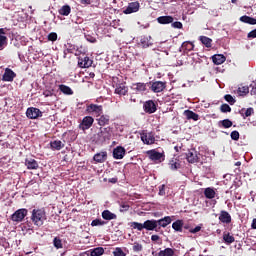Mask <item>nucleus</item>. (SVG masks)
Instances as JSON below:
<instances>
[{
	"instance_id": "13",
	"label": "nucleus",
	"mask_w": 256,
	"mask_h": 256,
	"mask_svg": "<svg viewBox=\"0 0 256 256\" xmlns=\"http://www.w3.org/2000/svg\"><path fill=\"white\" fill-rule=\"evenodd\" d=\"M147 85V83L143 82L133 83L131 86V90L135 93H145V91H147Z\"/></svg>"
},
{
	"instance_id": "51",
	"label": "nucleus",
	"mask_w": 256,
	"mask_h": 256,
	"mask_svg": "<svg viewBox=\"0 0 256 256\" xmlns=\"http://www.w3.org/2000/svg\"><path fill=\"white\" fill-rule=\"evenodd\" d=\"M133 251L135 253H139V251H143V245L139 244V242H135L133 245Z\"/></svg>"
},
{
	"instance_id": "26",
	"label": "nucleus",
	"mask_w": 256,
	"mask_h": 256,
	"mask_svg": "<svg viewBox=\"0 0 256 256\" xmlns=\"http://www.w3.org/2000/svg\"><path fill=\"white\" fill-rule=\"evenodd\" d=\"M50 147L53 151H61L65 147V144L61 140H54L50 142Z\"/></svg>"
},
{
	"instance_id": "20",
	"label": "nucleus",
	"mask_w": 256,
	"mask_h": 256,
	"mask_svg": "<svg viewBox=\"0 0 256 256\" xmlns=\"http://www.w3.org/2000/svg\"><path fill=\"white\" fill-rule=\"evenodd\" d=\"M115 93L116 95H127V93H129V88L125 85V83L117 84Z\"/></svg>"
},
{
	"instance_id": "53",
	"label": "nucleus",
	"mask_w": 256,
	"mask_h": 256,
	"mask_svg": "<svg viewBox=\"0 0 256 256\" xmlns=\"http://www.w3.org/2000/svg\"><path fill=\"white\" fill-rule=\"evenodd\" d=\"M171 27H173V29H183V23L180 21L172 22Z\"/></svg>"
},
{
	"instance_id": "24",
	"label": "nucleus",
	"mask_w": 256,
	"mask_h": 256,
	"mask_svg": "<svg viewBox=\"0 0 256 256\" xmlns=\"http://www.w3.org/2000/svg\"><path fill=\"white\" fill-rule=\"evenodd\" d=\"M25 165L27 169L34 170V169H39V163L37 160L30 158L25 160Z\"/></svg>"
},
{
	"instance_id": "4",
	"label": "nucleus",
	"mask_w": 256,
	"mask_h": 256,
	"mask_svg": "<svg viewBox=\"0 0 256 256\" xmlns=\"http://www.w3.org/2000/svg\"><path fill=\"white\" fill-rule=\"evenodd\" d=\"M159 104L155 100H147L143 103V111L148 115H153L157 112V106Z\"/></svg>"
},
{
	"instance_id": "42",
	"label": "nucleus",
	"mask_w": 256,
	"mask_h": 256,
	"mask_svg": "<svg viewBox=\"0 0 256 256\" xmlns=\"http://www.w3.org/2000/svg\"><path fill=\"white\" fill-rule=\"evenodd\" d=\"M158 256H175V250L172 248H165L158 253Z\"/></svg>"
},
{
	"instance_id": "19",
	"label": "nucleus",
	"mask_w": 256,
	"mask_h": 256,
	"mask_svg": "<svg viewBox=\"0 0 256 256\" xmlns=\"http://www.w3.org/2000/svg\"><path fill=\"white\" fill-rule=\"evenodd\" d=\"M95 163H105L107 161V151H101L93 156Z\"/></svg>"
},
{
	"instance_id": "61",
	"label": "nucleus",
	"mask_w": 256,
	"mask_h": 256,
	"mask_svg": "<svg viewBox=\"0 0 256 256\" xmlns=\"http://www.w3.org/2000/svg\"><path fill=\"white\" fill-rule=\"evenodd\" d=\"M81 5H91V0H80Z\"/></svg>"
},
{
	"instance_id": "15",
	"label": "nucleus",
	"mask_w": 256,
	"mask_h": 256,
	"mask_svg": "<svg viewBox=\"0 0 256 256\" xmlns=\"http://www.w3.org/2000/svg\"><path fill=\"white\" fill-rule=\"evenodd\" d=\"M153 38L151 36H141L139 45L143 49H147V47H151L153 45Z\"/></svg>"
},
{
	"instance_id": "35",
	"label": "nucleus",
	"mask_w": 256,
	"mask_h": 256,
	"mask_svg": "<svg viewBox=\"0 0 256 256\" xmlns=\"http://www.w3.org/2000/svg\"><path fill=\"white\" fill-rule=\"evenodd\" d=\"M181 48L184 51V53L186 51H193V49H195V44H193L191 41H185L182 43Z\"/></svg>"
},
{
	"instance_id": "59",
	"label": "nucleus",
	"mask_w": 256,
	"mask_h": 256,
	"mask_svg": "<svg viewBox=\"0 0 256 256\" xmlns=\"http://www.w3.org/2000/svg\"><path fill=\"white\" fill-rule=\"evenodd\" d=\"M252 89L250 90V95H256V83L251 85Z\"/></svg>"
},
{
	"instance_id": "27",
	"label": "nucleus",
	"mask_w": 256,
	"mask_h": 256,
	"mask_svg": "<svg viewBox=\"0 0 256 256\" xmlns=\"http://www.w3.org/2000/svg\"><path fill=\"white\" fill-rule=\"evenodd\" d=\"M102 218L105 219V221H113V219H117V214L112 213L109 210H104L102 212Z\"/></svg>"
},
{
	"instance_id": "22",
	"label": "nucleus",
	"mask_w": 256,
	"mask_h": 256,
	"mask_svg": "<svg viewBox=\"0 0 256 256\" xmlns=\"http://www.w3.org/2000/svg\"><path fill=\"white\" fill-rule=\"evenodd\" d=\"M171 216H165L162 219L156 220L158 230L161 229V227H167V225H171Z\"/></svg>"
},
{
	"instance_id": "44",
	"label": "nucleus",
	"mask_w": 256,
	"mask_h": 256,
	"mask_svg": "<svg viewBox=\"0 0 256 256\" xmlns=\"http://www.w3.org/2000/svg\"><path fill=\"white\" fill-rule=\"evenodd\" d=\"M238 93L242 97H245V95H248L249 93V86H239Z\"/></svg>"
},
{
	"instance_id": "37",
	"label": "nucleus",
	"mask_w": 256,
	"mask_h": 256,
	"mask_svg": "<svg viewBox=\"0 0 256 256\" xmlns=\"http://www.w3.org/2000/svg\"><path fill=\"white\" fill-rule=\"evenodd\" d=\"M172 229H174V231H178V233L183 232V220H176L173 222Z\"/></svg>"
},
{
	"instance_id": "47",
	"label": "nucleus",
	"mask_w": 256,
	"mask_h": 256,
	"mask_svg": "<svg viewBox=\"0 0 256 256\" xmlns=\"http://www.w3.org/2000/svg\"><path fill=\"white\" fill-rule=\"evenodd\" d=\"M114 256H127L125 252H123V249L121 247H116L115 250L113 251Z\"/></svg>"
},
{
	"instance_id": "36",
	"label": "nucleus",
	"mask_w": 256,
	"mask_h": 256,
	"mask_svg": "<svg viewBox=\"0 0 256 256\" xmlns=\"http://www.w3.org/2000/svg\"><path fill=\"white\" fill-rule=\"evenodd\" d=\"M141 139L146 145H153L155 143V138L151 135L143 134Z\"/></svg>"
},
{
	"instance_id": "16",
	"label": "nucleus",
	"mask_w": 256,
	"mask_h": 256,
	"mask_svg": "<svg viewBox=\"0 0 256 256\" xmlns=\"http://www.w3.org/2000/svg\"><path fill=\"white\" fill-rule=\"evenodd\" d=\"M125 153H127V150L123 146H117L113 150V157L114 159H123L125 157Z\"/></svg>"
},
{
	"instance_id": "12",
	"label": "nucleus",
	"mask_w": 256,
	"mask_h": 256,
	"mask_svg": "<svg viewBox=\"0 0 256 256\" xmlns=\"http://www.w3.org/2000/svg\"><path fill=\"white\" fill-rule=\"evenodd\" d=\"M91 65H93V60H91L88 56L78 58V67L81 69H89Z\"/></svg>"
},
{
	"instance_id": "56",
	"label": "nucleus",
	"mask_w": 256,
	"mask_h": 256,
	"mask_svg": "<svg viewBox=\"0 0 256 256\" xmlns=\"http://www.w3.org/2000/svg\"><path fill=\"white\" fill-rule=\"evenodd\" d=\"M199 231H201V226H196L195 228H191L189 230V233L195 234V233H199Z\"/></svg>"
},
{
	"instance_id": "21",
	"label": "nucleus",
	"mask_w": 256,
	"mask_h": 256,
	"mask_svg": "<svg viewBox=\"0 0 256 256\" xmlns=\"http://www.w3.org/2000/svg\"><path fill=\"white\" fill-rule=\"evenodd\" d=\"M156 21L160 25H169V24L173 23V21H175V18H173V16H159L156 19Z\"/></svg>"
},
{
	"instance_id": "10",
	"label": "nucleus",
	"mask_w": 256,
	"mask_h": 256,
	"mask_svg": "<svg viewBox=\"0 0 256 256\" xmlns=\"http://www.w3.org/2000/svg\"><path fill=\"white\" fill-rule=\"evenodd\" d=\"M15 77H17V74L12 69L6 68L2 75V81L13 83Z\"/></svg>"
},
{
	"instance_id": "1",
	"label": "nucleus",
	"mask_w": 256,
	"mask_h": 256,
	"mask_svg": "<svg viewBox=\"0 0 256 256\" xmlns=\"http://www.w3.org/2000/svg\"><path fill=\"white\" fill-rule=\"evenodd\" d=\"M130 227L137 229V231H143V229H146V231H159L157 220L155 219L146 220L144 223L130 222Z\"/></svg>"
},
{
	"instance_id": "41",
	"label": "nucleus",
	"mask_w": 256,
	"mask_h": 256,
	"mask_svg": "<svg viewBox=\"0 0 256 256\" xmlns=\"http://www.w3.org/2000/svg\"><path fill=\"white\" fill-rule=\"evenodd\" d=\"M105 253V249L103 247H96L90 250V256H101Z\"/></svg>"
},
{
	"instance_id": "6",
	"label": "nucleus",
	"mask_w": 256,
	"mask_h": 256,
	"mask_svg": "<svg viewBox=\"0 0 256 256\" xmlns=\"http://www.w3.org/2000/svg\"><path fill=\"white\" fill-rule=\"evenodd\" d=\"M29 213V211L25 208H21L16 210L10 217L11 221H14V223H21L23 219H25L26 215Z\"/></svg>"
},
{
	"instance_id": "28",
	"label": "nucleus",
	"mask_w": 256,
	"mask_h": 256,
	"mask_svg": "<svg viewBox=\"0 0 256 256\" xmlns=\"http://www.w3.org/2000/svg\"><path fill=\"white\" fill-rule=\"evenodd\" d=\"M241 117H243V119H247V117H251V115H253L255 113V110L253 108H242L241 111L239 112Z\"/></svg>"
},
{
	"instance_id": "8",
	"label": "nucleus",
	"mask_w": 256,
	"mask_h": 256,
	"mask_svg": "<svg viewBox=\"0 0 256 256\" xmlns=\"http://www.w3.org/2000/svg\"><path fill=\"white\" fill-rule=\"evenodd\" d=\"M140 8L141 4H139V1L130 2L126 9L123 10V13L124 15H131V13H137Z\"/></svg>"
},
{
	"instance_id": "32",
	"label": "nucleus",
	"mask_w": 256,
	"mask_h": 256,
	"mask_svg": "<svg viewBox=\"0 0 256 256\" xmlns=\"http://www.w3.org/2000/svg\"><path fill=\"white\" fill-rule=\"evenodd\" d=\"M59 15H63L64 17H68V15L71 14V6H69L68 4L62 6L59 10H58Z\"/></svg>"
},
{
	"instance_id": "5",
	"label": "nucleus",
	"mask_w": 256,
	"mask_h": 256,
	"mask_svg": "<svg viewBox=\"0 0 256 256\" xmlns=\"http://www.w3.org/2000/svg\"><path fill=\"white\" fill-rule=\"evenodd\" d=\"M93 123H95L93 116H85L78 125V129L80 131H87L93 127Z\"/></svg>"
},
{
	"instance_id": "40",
	"label": "nucleus",
	"mask_w": 256,
	"mask_h": 256,
	"mask_svg": "<svg viewBox=\"0 0 256 256\" xmlns=\"http://www.w3.org/2000/svg\"><path fill=\"white\" fill-rule=\"evenodd\" d=\"M218 127H223L224 129H229L233 127V122L229 119H224L222 121H219Z\"/></svg>"
},
{
	"instance_id": "55",
	"label": "nucleus",
	"mask_w": 256,
	"mask_h": 256,
	"mask_svg": "<svg viewBox=\"0 0 256 256\" xmlns=\"http://www.w3.org/2000/svg\"><path fill=\"white\" fill-rule=\"evenodd\" d=\"M48 41H57V33L51 32L48 34Z\"/></svg>"
},
{
	"instance_id": "9",
	"label": "nucleus",
	"mask_w": 256,
	"mask_h": 256,
	"mask_svg": "<svg viewBox=\"0 0 256 256\" xmlns=\"http://www.w3.org/2000/svg\"><path fill=\"white\" fill-rule=\"evenodd\" d=\"M166 87H167V82L155 81V82H152L150 89L151 91H153V93H161L165 91Z\"/></svg>"
},
{
	"instance_id": "38",
	"label": "nucleus",
	"mask_w": 256,
	"mask_h": 256,
	"mask_svg": "<svg viewBox=\"0 0 256 256\" xmlns=\"http://www.w3.org/2000/svg\"><path fill=\"white\" fill-rule=\"evenodd\" d=\"M65 47L66 48L64 49V59H67V55H69V53H75V45L67 43Z\"/></svg>"
},
{
	"instance_id": "23",
	"label": "nucleus",
	"mask_w": 256,
	"mask_h": 256,
	"mask_svg": "<svg viewBox=\"0 0 256 256\" xmlns=\"http://www.w3.org/2000/svg\"><path fill=\"white\" fill-rule=\"evenodd\" d=\"M184 116L188 121H199V114L191 111V110H185L184 111Z\"/></svg>"
},
{
	"instance_id": "3",
	"label": "nucleus",
	"mask_w": 256,
	"mask_h": 256,
	"mask_svg": "<svg viewBox=\"0 0 256 256\" xmlns=\"http://www.w3.org/2000/svg\"><path fill=\"white\" fill-rule=\"evenodd\" d=\"M85 113L87 115H94V117H101V115H103V106L98 104H88Z\"/></svg>"
},
{
	"instance_id": "2",
	"label": "nucleus",
	"mask_w": 256,
	"mask_h": 256,
	"mask_svg": "<svg viewBox=\"0 0 256 256\" xmlns=\"http://www.w3.org/2000/svg\"><path fill=\"white\" fill-rule=\"evenodd\" d=\"M31 221L36 227H43V223L47 221V212H45V209L32 210Z\"/></svg>"
},
{
	"instance_id": "58",
	"label": "nucleus",
	"mask_w": 256,
	"mask_h": 256,
	"mask_svg": "<svg viewBox=\"0 0 256 256\" xmlns=\"http://www.w3.org/2000/svg\"><path fill=\"white\" fill-rule=\"evenodd\" d=\"M86 40L89 41V43H97V38L93 36H87Z\"/></svg>"
},
{
	"instance_id": "48",
	"label": "nucleus",
	"mask_w": 256,
	"mask_h": 256,
	"mask_svg": "<svg viewBox=\"0 0 256 256\" xmlns=\"http://www.w3.org/2000/svg\"><path fill=\"white\" fill-rule=\"evenodd\" d=\"M221 113H231V106L229 104H222L220 106Z\"/></svg>"
},
{
	"instance_id": "63",
	"label": "nucleus",
	"mask_w": 256,
	"mask_h": 256,
	"mask_svg": "<svg viewBox=\"0 0 256 256\" xmlns=\"http://www.w3.org/2000/svg\"><path fill=\"white\" fill-rule=\"evenodd\" d=\"M160 237L159 235H152L151 236V241H159Z\"/></svg>"
},
{
	"instance_id": "64",
	"label": "nucleus",
	"mask_w": 256,
	"mask_h": 256,
	"mask_svg": "<svg viewBox=\"0 0 256 256\" xmlns=\"http://www.w3.org/2000/svg\"><path fill=\"white\" fill-rule=\"evenodd\" d=\"M251 227H252V229H256V218H254V219L252 220Z\"/></svg>"
},
{
	"instance_id": "30",
	"label": "nucleus",
	"mask_w": 256,
	"mask_h": 256,
	"mask_svg": "<svg viewBox=\"0 0 256 256\" xmlns=\"http://www.w3.org/2000/svg\"><path fill=\"white\" fill-rule=\"evenodd\" d=\"M59 91H61V93H63L64 95H73V89H71V87L64 85V84H60L58 86Z\"/></svg>"
},
{
	"instance_id": "57",
	"label": "nucleus",
	"mask_w": 256,
	"mask_h": 256,
	"mask_svg": "<svg viewBox=\"0 0 256 256\" xmlns=\"http://www.w3.org/2000/svg\"><path fill=\"white\" fill-rule=\"evenodd\" d=\"M159 195L163 196L165 195V184H162L159 186Z\"/></svg>"
},
{
	"instance_id": "25",
	"label": "nucleus",
	"mask_w": 256,
	"mask_h": 256,
	"mask_svg": "<svg viewBox=\"0 0 256 256\" xmlns=\"http://www.w3.org/2000/svg\"><path fill=\"white\" fill-rule=\"evenodd\" d=\"M212 61L214 65H223V62L227 61V58L225 57V55L215 54L214 56H212Z\"/></svg>"
},
{
	"instance_id": "34",
	"label": "nucleus",
	"mask_w": 256,
	"mask_h": 256,
	"mask_svg": "<svg viewBox=\"0 0 256 256\" xmlns=\"http://www.w3.org/2000/svg\"><path fill=\"white\" fill-rule=\"evenodd\" d=\"M215 195H216L215 189L211 187L205 188L204 196L206 197V199H215Z\"/></svg>"
},
{
	"instance_id": "31",
	"label": "nucleus",
	"mask_w": 256,
	"mask_h": 256,
	"mask_svg": "<svg viewBox=\"0 0 256 256\" xmlns=\"http://www.w3.org/2000/svg\"><path fill=\"white\" fill-rule=\"evenodd\" d=\"M223 241L227 245H231V243H235V237L231 235L229 232H224L223 233Z\"/></svg>"
},
{
	"instance_id": "49",
	"label": "nucleus",
	"mask_w": 256,
	"mask_h": 256,
	"mask_svg": "<svg viewBox=\"0 0 256 256\" xmlns=\"http://www.w3.org/2000/svg\"><path fill=\"white\" fill-rule=\"evenodd\" d=\"M224 99H225V101H227V103H230L231 105H235V103H236L235 98H233V96L231 94H226L224 96Z\"/></svg>"
},
{
	"instance_id": "18",
	"label": "nucleus",
	"mask_w": 256,
	"mask_h": 256,
	"mask_svg": "<svg viewBox=\"0 0 256 256\" xmlns=\"http://www.w3.org/2000/svg\"><path fill=\"white\" fill-rule=\"evenodd\" d=\"M98 137H100V139H102V141H107V140L111 139V128H100Z\"/></svg>"
},
{
	"instance_id": "52",
	"label": "nucleus",
	"mask_w": 256,
	"mask_h": 256,
	"mask_svg": "<svg viewBox=\"0 0 256 256\" xmlns=\"http://www.w3.org/2000/svg\"><path fill=\"white\" fill-rule=\"evenodd\" d=\"M4 45H7V36L0 35V50L3 49Z\"/></svg>"
},
{
	"instance_id": "33",
	"label": "nucleus",
	"mask_w": 256,
	"mask_h": 256,
	"mask_svg": "<svg viewBox=\"0 0 256 256\" xmlns=\"http://www.w3.org/2000/svg\"><path fill=\"white\" fill-rule=\"evenodd\" d=\"M199 41H201L202 45H205L207 49L212 47L213 40L207 36H200Z\"/></svg>"
},
{
	"instance_id": "17",
	"label": "nucleus",
	"mask_w": 256,
	"mask_h": 256,
	"mask_svg": "<svg viewBox=\"0 0 256 256\" xmlns=\"http://www.w3.org/2000/svg\"><path fill=\"white\" fill-rule=\"evenodd\" d=\"M147 154L149 155V159L151 161H158L159 163H161V160L163 159V153L161 152H157L155 150H150L147 152Z\"/></svg>"
},
{
	"instance_id": "11",
	"label": "nucleus",
	"mask_w": 256,
	"mask_h": 256,
	"mask_svg": "<svg viewBox=\"0 0 256 256\" xmlns=\"http://www.w3.org/2000/svg\"><path fill=\"white\" fill-rule=\"evenodd\" d=\"M186 159L188 163H199V153L195 149L189 150L186 154Z\"/></svg>"
},
{
	"instance_id": "62",
	"label": "nucleus",
	"mask_w": 256,
	"mask_h": 256,
	"mask_svg": "<svg viewBox=\"0 0 256 256\" xmlns=\"http://www.w3.org/2000/svg\"><path fill=\"white\" fill-rule=\"evenodd\" d=\"M0 35H7V28H0Z\"/></svg>"
},
{
	"instance_id": "45",
	"label": "nucleus",
	"mask_w": 256,
	"mask_h": 256,
	"mask_svg": "<svg viewBox=\"0 0 256 256\" xmlns=\"http://www.w3.org/2000/svg\"><path fill=\"white\" fill-rule=\"evenodd\" d=\"M169 165H170V169H171L172 171H177V169H180V168H181V164L178 163L176 160H171L170 163H169Z\"/></svg>"
},
{
	"instance_id": "29",
	"label": "nucleus",
	"mask_w": 256,
	"mask_h": 256,
	"mask_svg": "<svg viewBox=\"0 0 256 256\" xmlns=\"http://www.w3.org/2000/svg\"><path fill=\"white\" fill-rule=\"evenodd\" d=\"M239 20L247 25H256V19L247 15L241 16Z\"/></svg>"
},
{
	"instance_id": "50",
	"label": "nucleus",
	"mask_w": 256,
	"mask_h": 256,
	"mask_svg": "<svg viewBox=\"0 0 256 256\" xmlns=\"http://www.w3.org/2000/svg\"><path fill=\"white\" fill-rule=\"evenodd\" d=\"M230 137L232 141H239V137H240L239 131L237 130L232 131L230 134Z\"/></svg>"
},
{
	"instance_id": "7",
	"label": "nucleus",
	"mask_w": 256,
	"mask_h": 256,
	"mask_svg": "<svg viewBox=\"0 0 256 256\" xmlns=\"http://www.w3.org/2000/svg\"><path fill=\"white\" fill-rule=\"evenodd\" d=\"M26 117L28 119H39V117H43V112L39 108L30 107L26 110Z\"/></svg>"
},
{
	"instance_id": "46",
	"label": "nucleus",
	"mask_w": 256,
	"mask_h": 256,
	"mask_svg": "<svg viewBox=\"0 0 256 256\" xmlns=\"http://www.w3.org/2000/svg\"><path fill=\"white\" fill-rule=\"evenodd\" d=\"M105 224H106V222L103 221V220H101V219H95V220H93V221L91 222V226H92V227H99V226H103V225H105Z\"/></svg>"
},
{
	"instance_id": "54",
	"label": "nucleus",
	"mask_w": 256,
	"mask_h": 256,
	"mask_svg": "<svg viewBox=\"0 0 256 256\" xmlns=\"http://www.w3.org/2000/svg\"><path fill=\"white\" fill-rule=\"evenodd\" d=\"M130 207H131V206H129V204H127V203H122V204L120 205V212H121V213H124V211H129Z\"/></svg>"
},
{
	"instance_id": "14",
	"label": "nucleus",
	"mask_w": 256,
	"mask_h": 256,
	"mask_svg": "<svg viewBox=\"0 0 256 256\" xmlns=\"http://www.w3.org/2000/svg\"><path fill=\"white\" fill-rule=\"evenodd\" d=\"M218 219L221 223H225L226 225H229V223L232 221L231 214L225 210L220 211Z\"/></svg>"
},
{
	"instance_id": "43",
	"label": "nucleus",
	"mask_w": 256,
	"mask_h": 256,
	"mask_svg": "<svg viewBox=\"0 0 256 256\" xmlns=\"http://www.w3.org/2000/svg\"><path fill=\"white\" fill-rule=\"evenodd\" d=\"M53 245L56 249H63V241L59 237L53 239Z\"/></svg>"
},
{
	"instance_id": "60",
	"label": "nucleus",
	"mask_w": 256,
	"mask_h": 256,
	"mask_svg": "<svg viewBox=\"0 0 256 256\" xmlns=\"http://www.w3.org/2000/svg\"><path fill=\"white\" fill-rule=\"evenodd\" d=\"M43 95H44L45 97H53V92H51V91H49V90H46V91L43 93Z\"/></svg>"
},
{
	"instance_id": "39",
	"label": "nucleus",
	"mask_w": 256,
	"mask_h": 256,
	"mask_svg": "<svg viewBox=\"0 0 256 256\" xmlns=\"http://www.w3.org/2000/svg\"><path fill=\"white\" fill-rule=\"evenodd\" d=\"M98 125L100 127H105V125H109V116L101 114L100 118L98 119Z\"/></svg>"
}]
</instances>
